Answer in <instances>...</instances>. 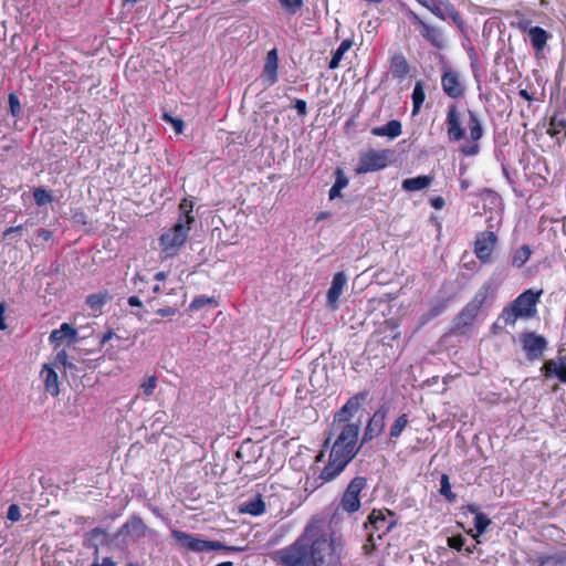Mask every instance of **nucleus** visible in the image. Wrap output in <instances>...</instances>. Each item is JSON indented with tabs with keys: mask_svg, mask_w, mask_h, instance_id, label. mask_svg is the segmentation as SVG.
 <instances>
[{
	"mask_svg": "<svg viewBox=\"0 0 566 566\" xmlns=\"http://www.w3.org/2000/svg\"><path fill=\"white\" fill-rule=\"evenodd\" d=\"M281 566H340V555L332 536L317 524H310L291 545L273 553Z\"/></svg>",
	"mask_w": 566,
	"mask_h": 566,
	"instance_id": "obj_1",
	"label": "nucleus"
},
{
	"mask_svg": "<svg viewBox=\"0 0 566 566\" xmlns=\"http://www.w3.org/2000/svg\"><path fill=\"white\" fill-rule=\"evenodd\" d=\"M397 525L396 514L387 509H374L367 516L364 527L368 532L367 541L363 548L366 554H371L384 535L389 533Z\"/></svg>",
	"mask_w": 566,
	"mask_h": 566,
	"instance_id": "obj_2",
	"label": "nucleus"
},
{
	"mask_svg": "<svg viewBox=\"0 0 566 566\" xmlns=\"http://www.w3.org/2000/svg\"><path fill=\"white\" fill-rule=\"evenodd\" d=\"M360 423L344 424L332 446L329 457L346 465L356 457L361 446H357Z\"/></svg>",
	"mask_w": 566,
	"mask_h": 566,
	"instance_id": "obj_3",
	"label": "nucleus"
},
{
	"mask_svg": "<svg viewBox=\"0 0 566 566\" xmlns=\"http://www.w3.org/2000/svg\"><path fill=\"white\" fill-rule=\"evenodd\" d=\"M149 531L146 523L137 514H132L126 522L113 534L115 548L126 551L129 546L144 538Z\"/></svg>",
	"mask_w": 566,
	"mask_h": 566,
	"instance_id": "obj_4",
	"label": "nucleus"
},
{
	"mask_svg": "<svg viewBox=\"0 0 566 566\" xmlns=\"http://www.w3.org/2000/svg\"><path fill=\"white\" fill-rule=\"evenodd\" d=\"M171 535L179 546L193 553L220 551L223 548V543L219 541L203 539L184 531L172 530Z\"/></svg>",
	"mask_w": 566,
	"mask_h": 566,
	"instance_id": "obj_5",
	"label": "nucleus"
},
{
	"mask_svg": "<svg viewBox=\"0 0 566 566\" xmlns=\"http://www.w3.org/2000/svg\"><path fill=\"white\" fill-rule=\"evenodd\" d=\"M190 230V224L184 223V219L179 218L178 222L159 238L163 250L168 255H174L185 244Z\"/></svg>",
	"mask_w": 566,
	"mask_h": 566,
	"instance_id": "obj_6",
	"label": "nucleus"
},
{
	"mask_svg": "<svg viewBox=\"0 0 566 566\" xmlns=\"http://www.w3.org/2000/svg\"><path fill=\"white\" fill-rule=\"evenodd\" d=\"M422 7L429 10L440 20H447L450 18L452 22L459 28L461 32H464L467 27L455 7L449 0H417Z\"/></svg>",
	"mask_w": 566,
	"mask_h": 566,
	"instance_id": "obj_7",
	"label": "nucleus"
},
{
	"mask_svg": "<svg viewBox=\"0 0 566 566\" xmlns=\"http://www.w3.org/2000/svg\"><path fill=\"white\" fill-rule=\"evenodd\" d=\"M468 115L469 138L467 143L461 145L460 151L467 157H473L480 153L479 140L484 135V128L476 112L468 109Z\"/></svg>",
	"mask_w": 566,
	"mask_h": 566,
	"instance_id": "obj_8",
	"label": "nucleus"
},
{
	"mask_svg": "<svg viewBox=\"0 0 566 566\" xmlns=\"http://www.w3.org/2000/svg\"><path fill=\"white\" fill-rule=\"evenodd\" d=\"M408 17L411 23L418 27L419 34L433 48L442 50L447 46L443 31L440 28L427 23L411 10L408 12Z\"/></svg>",
	"mask_w": 566,
	"mask_h": 566,
	"instance_id": "obj_9",
	"label": "nucleus"
},
{
	"mask_svg": "<svg viewBox=\"0 0 566 566\" xmlns=\"http://www.w3.org/2000/svg\"><path fill=\"white\" fill-rule=\"evenodd\" d=\"M366 484L367 479L365 476L354 478L343 493L339 507L349 514L357 512L360 509L359 493Z\"/></svg>",
	"mask_w": 566,
	"mask_h": 566,
	"instance_id": "obj_10",
	"label": "nucleus"
},
{
	"mask_svg": "<svg viewBox=\"0 0 566 566\" xmlns=\"http://www.w3.org/2000/svg\"><path fill=\"white\" fill-rule=\"evenodd\" d=\"M520 342L527 360L534 361L543 358L544 352L547 348V340L543 335L525 332L520 335Z\"/></svg>",
	"mask_w": 566,
	"mask_h": 566,
	"instance_id": "obj_11",
	"label": "nucleus"
},
{
	"mask_svg": "<svg viewBox=\"0 0 566 566\" xmlns=\"http://www.w3.org/2000/svg\"><path fill=\"white\" fill-rule=\"evenodd\" d=\"M391 151L389 149L375 150L370 149L359 158L357 172L366 174L369 171H377L387 167L389 163V156Z\"/></svg>",
	"mask_w": 566,
	"mask_h": 566,
	"instance_id": "obj_12",
	"label": "nucleus"
},
{
	"mask_svg": "<svg viewBox=\"0 0 566 566\" xmlns=\"http://www.w3.org/2000/svg\"><path fill=\"white\" fill-rule=\"evenodd\" d=\"M389 412V406L387 403H382L379 408L374 412V415L368 420L361 440L360 446L371 441L373 439L379 437L386 426V417Z\"/></svg>",
	"mask_w": 566,
	"mask_h": 566,
	"instance_id": "obj_13",
	"label": "nucleus"
},
{
	"mask_svg": "<svg viewBox=\"0 0 566 566\" xmlns=\"http://www.w3.org/2000/svg\"><path fill=\"white\" fill-rule=\"evenodd\" d=\"M541 293L542 291L534 292L533 290H526L510 304L520 313L521 318H530L536 313V304Z\"/></svg>",
	"mask_w": 566,
	"mask_h": 566,
	"instance_id": "obj_14",
	"label": "nucleus"
},
{
	"mask_svg": "<svg viewBox=\"0 0 566 566\" xmlns=\"http://www.w3.org/2000/svg\"><path fill=\"white\" fill-rule=\"evenodd\" d=\"M441 86L444 94L453 99H460L465 94V86L460 80V73L451 69L443 72Z\"/></svg>",
	"mask_w": 566,
	"mask_h": 566,
	"instance_id": "obj_15",
	"label": "nucleus"
},
{
	"mask_svg": "<svg viewBox=\"0 0 566 566\" xmlns=\"http://www.w3.org/2000/svg\"><path fill=\"white\" fill-rule=\"evenodd\" d=\"M83 545L94 549V556L98 558L99 546L113 545L115 547V539L113 534L97 526L84 534Z\"/></svg>",
	"mask_w": 566,
	"mask_h": 566,
	"instance_id": "obj_16",
	"label": "nucleus"
},
{
	"mask_svg": "<svg viewBox=\"0 0 566 566\" xmlns=\"http://www.w3.org/2000/svg\"><path fill=\"white\" fill-rule=\"evenodd\" d=\"M497 237L493 231L481 232L474 243V253L482 263L492 261V251L496 244Z\"/></svg>",
	"mask_w": 566,
	"mask_h": 566,
	"instance_id": "obj_17",
	"label": "nucleus"
},
{
	"mask_svg": "<svg viewBox=\"0 0 566 566\" xmlns=\"http://www.w3.org/2000/svg\"><path fill=\"white\" fill-rule=\"evenodd\" d=\"M367 397V391H360L350 397L346 403L335 412L334 422L347 424L354 413L357 412L361 405L366 401Z\"/></svg>",
	"mask_w": 566,
	"mask_h": 566,
	"instance_id": "obj_18",
	"label": "nucleus"
},
{
	"mask_svg": "<svg viewBox=\"0 0 566 566\" xmlns=\"http://www.w3.org/2000/svg\"><path fill=\"white\" fill-rule=\"evenodd\" d=\"M446 124L447 135L450 142H460L465 137V129L462 126L460 113L455 104L448 106Z\"/></svg>",
	"mask_w": 566,
	"mask_h": 566,
	"instance_id": "obj_19",
	"label": "nucleus"
},
{
	"mask_svg": "<svg viewBox=\"0 0 566 566\" xmlns=\"http://www.w3.org/2000/svg\"><path fill=\"white\" fill-rule=\"evenodd\" d=\"M497 286L499 284L493 279H489L476 291L474 297L468 304L472 305L474 310L479 313L483 306L491 305V303L495 298Z\"/></svg>",
	"mask_w": 566,
	"mask_h": 566,
	"instance_id": "obj_20",
	"label": "nucleus"
},
{
	"mask_svg": "<svg viewBox=\"0 0 566 566\" xmlns=\"http://www.w3.org/2000/svg\"><path fill=\"white\" fill-rule=\"evenodd\" d=\"M541 373L546 379L556 378L559 382L566 384V356L545 360L541 367Z\"/></svg>",
	"mask_w": 566,
	"mask_h": 566,
	"instance_id": "obj_21",
	"label": "nucleus"
},
{
	"mask_svg": "<svg viewBox=\"0 0 566 566\" xmlns=\"http://www.w3.org/2000/svg\"><path fill=\"white\" fill-rule=\"evenodd\" d=\"M346 284L347 276L343 271L334 274L326 295V305L331 311H336L339 307V296L342 295Z\"/></svg>",
	"mask_w": 566,
	"mask_h": 566,
	"instance_id": "obj_22",
	"label": "nucleus"
},
{
	"mask_svg": "<svg viewBox=\"0 0 566 566\" xmlns=\"http://www.w3.org/2000/svg\"><path fill=\"white\" fill-rule=\"evenodd\" d=\"M478 314L472 305L467 304L452 319L450 333L455 335L464 334V329L473 324Z\"/></svg>",
	"mask_w": 566,
	"mask_h": 566,
	"instance_id": "obj_23",
	"label": "nucleus"
},
{
	"mask_svg": "<svg viewBox=\"0 0 566 566\" xmlns=\"http://www.w3.org/2000/svg\"><path fill=\"white\" fill-rule=\"evenodd\" d=\"M453 297V295H437L431 301L429 310L420 316V324L424 325L441 315L448 308Z\"/></svg>",
	"mask_w": 566,
	"mask_h": 566,
	"instance_id": "obj_24",
	"label": "nucleus"
},
{
	"mask_svg": "<svg viewBox=\"0 0 566 566\" xmlns=\"http://www.w3.org/2000/svg\"><path fill=\"white\" fill-rule=\"evenodd\" d=\"M277 69H279V56H277V50L274 48L266 53L264 66H263V71H262V77L269 86H272L277 82V78H279Z\"/></svg>",
	"mask_w": 566,
	"mask_h": 566,
	"instance_id": "obj_25",
	"label": "nucleus"
},
{
	"mask_svg": "<svg viewBox=\"0 0 566 566\" xmlns=\"http://www.w3.org/2000/svg\"><path fill=\"white\" fill-rule=\"evenodd\" d=\"M371 135L378 137H388L395 139L402 133V125L398 119H391L382 126L373 127L370 130Z\"/></svg>",
	"mask_w": 566,
	"mask_h": 566,
	"instance_id": "obj_26",
	"label": "nucleus"
},
{
	"mask_svg": "<svg viewBox=\"0 0 566 566\" xmlns=\"http://www.w3.org/2000/svg\"><path fill=\"white\" fill-rule=\"evenodd\" d=\"M528 38L535 54L538 55L545 49L551 34L545 29L535 25L530 29Z\"/></svg>",
	"mask_w": 566,
	"mask_h": 566,
	"instance_id": "obj_27",
	"label": "nucleus"
},
{
	"mask_svg": "<svg viewBox=\"0 0 566 566\" xmlns=\"http://www.w3.org/2000/svg\"><path fill=\"white\" fill-rule=\"evenodd\" d=\"M433 180L434 178L431 175H420L402 180L401 188L408 192L419 191L430 187Z\"/></svg>",
	"mask_w": 566,
	"mask_h": 566,
	"instance_id": "obj_28",
	"label": "nucleus"
},
{
	"mask_svg": "<svg viewBox=\"0 0 566 566\" xmlns=\"http://www.w3.org/2000/svg\"><path fill=\"white\" fill-rule=\"evenodd\" d=\"M77 337V331L69 323H63L60 328L52 331L50 334V342L52 344L59 345L62 340L69 339L70 342H75Z\"/></svg>",
	"mask_w": 566,
	"mask_h": 566,
	"instance_id": "obj_29",
	"label": "nucleus"
},
{
	"mask_svg": "<svg viewBox=\"0 0 566 566\" xmlns=\"http://www.w3.org/2000/svg\"><path fill=\"white\" fill-rule=\"evenodd\" d=\"M532 566H565L566 554H554V555H536L530 558Z\"/></svg>",
	"mask_w": 566,
	"mask_h": 566,
	"instance_id": "obj_30",
	"label": "nucleus"
},
{
	"mask_svg": "<svg viewBox=\"0 0 566 566\" xmlns=\"http://www.w3.org/2000/svg\"><path fill=\"white\" fill-rule=\"evenodd\" d=\"M41 374L44 376L45 391L56 397L60 392L57 374L48 365L43 366Z\"/></svg>",
	"mask_w": 566,
	"mask_h": 566,
	"instance_id": "obj_31",
	"label": "nucleus"
},
{
	"mask_svg": "<svg viewBox=\"0 0 566 566\" xmlns=\"http://www.w3.org/2000/svg\"><path fill=\"white\" fill-rule=\"evenodd\" d=\"M265 511V503L261 496V494H256L254 497L245 501L240 506V512L244 514H250L253 516L261 515Z\"/></svg>",
	"mask_w": 566,
	"mask_h": 566,
	"instance_id": "obj_32",
	"label": "nucleus"
},
{
	"mask_svg": "<svg viewBox=\"0 0 566 566\" xmlns=\"http://www.w3.org/2000/svg\"><path fill=\"white\" fill-rule=\"evenodd\" d=\"M346 465L342 464L340 462H337L336 460L328 458V462L326 465L322 469L319 478L325 482L333 481L336 476H338Z\"/></svg>",
	"mask_w": 566,
	"mask_h": 566,
	"instance_id": "obj_33",
	"label": "nucleus"
},
{
	"mask_svg": "<svg viewBox=\"0 0 566 566\" xmlns=\"http://www.w3.org/2000/svg\"><path fill=\"white\" fill-rule=\"evenodd\" d=\"M390 70L396 78H403L410 72V66L402 54H396L391 57Z\"/></svg>",
	"mask_w": 566,
	"mask_h": 566,
	"instance_id": "obj_34",
	"label": "nucleus"
},
{
	"mask_svg": "<svg viewBox=\"0 0 566 566\" xmlns=\"http://www.w3.org/2000/svg\"><path fill=\"white\" fill-rule=\"evenodd\" d=\"M334 175H335V182L328 192V197L331 200L342 197V189L347 187V185L349 182L348 177L345 175V172L342 168H337L335 170Z\"/></svg>",
	"mask_w": 566,
	"mask_h": 566,
	"instance_id": "obj_35",
	"label": "nucleus"
},
{
	"mask_svg": "<svg viewBox=\"0 0 566 566\" xmlns=\"http://www.w3.org/2000/svg\"><path fill=\"white\" fill-rule=\"evenodd\" d=\"M424 88H426V85L422 81L416 82L412 94H411L412 115H416L420 111V108L426 99Z\"/></svg>",
	"mask_w": 566,
	"mask_h": 566,
	"instance_id": "obj_36",
	"label": "nucleus"
},
{
	"mask_svg": "<svg viewBox=\"0 0 566 566\" xmlns=\"http://www.w3.org/2000/svg\"><path fill=\"white\" fill-rule=\"evenodd\" d=\"M353 46V40L345 39L342 41L336 51L333 52V55L329 60L328 67L334 70L338 67L344 54Z\"/></svg>",
	"mask_w": 566,
	"mask_h": 566,
	"instance_id": "obj_37",
	"label": "nucleus"
},
{
	"mask_svg": "<svg viewBox=\"0 0 566 566\" xmlns=\"http://www.w3.org/2000/svg\"><path fill=\"white\" fill-rule=\"evenodd\" d=\"M112 300L108 292L90 294L86 296V304L95 312L102 311L103 306Z\"/></svg>",
	"mask_w": 566,
	"mask_h": 566,
	"instance_id": "obj_38",
	"label": "nucleus"
},
{
	"mask_svg": "<svg viewBox=\"0 0 566 566\" xmlns=\"http://www.w3.org/2000/svg\"><path fill=\"white\" fill-rule=\"evenodd\" d=\"M532 249L528 244H523L513 253L511 264L514 268H522L530 259Z\"/></svg>",
	"mask_w": 566,
	"mask_h": 566,
	"instance_id": "obj_39",
	"label": "nucleus"
},
{
	"mask_svg": "<svg viewBox=\"0 0 566 566\" xmlns=\"http://www.w3.org/2000/svg\"><path fill=\"white\" fill-rule=\"evenodd\" d=\"M491 523V518L486 514L481 512L480 514H476V516H474V528L476 533L474 534L473 530H470L468 534H470L473 538H476L486 531Z\"/></svg>",
	"mask_w": 566,
	"mask_h": 566,
	"instance_id": "obj_40",
	"label": "nucleus"
},
{
	"mask_svg": "<svg viewBox=\"0 0 566 566\" xmlns=\"http://www.w3.org/2000/svg\"><path fill=\"white\" fill-rule=\"evenodd\" d=\"M439 493L446 497L449 503H454L457 501V494L451 490L450 478L448 474L443 473L440 479V490Z\"/></svg>",
	"mask_w": 566,
	"mask_h": 566,
	"instance_id": "obj_41",
	"label": "nucleus"
},
{
	"mask_svg": "<svg viewBox=\"0 0 566 566\" xmlns=\"http://www.w3.org/2000/svg\"><path fill=\"white\" fill-rule=\"evenodd\" d=\"M408 423H409L408 416L406 413L400 415L394 421V423L390 426V430H389L390 439H398L401 436L405 428L408 426Z\"/></svg>",
	"mask_w": 566,
	"mask_h": 566,
	"instance_id": "obj_42",
	"label": "nucleus"
},
{
	"mask_svg": "<svg viewBox=\"0 0 566 566\" xmlns=\"http://www.w3.org/2000/svg\"><path fill=\"white\" fill-rule=\"evenodd\" d=\"M33 199L39 207H42L52 202L53 196L49 190L39 187L33 190Z\"/></svg>",
	"mask_w": 566,
	"mask_h": 566,
	"instance_id": "obj_43",
	"label": "nucleus"
},
{
	"mask_svg": "<svg viewBox=\"0 0 566 566\" xmlns=\"http://www.w3.org/2000/svg\"><path fill=\"white\" fill-rule=\"evenodd\" d=\"M517 318H521L520 313L511 304L505 306L499 316V319H503L505 325H514Z\"/></svg>",
	"mask_w": 566,
	"mask_h": 566,
	"instance_id": "obj_44",
	"label": "nucleus"
},
{
	"mask_svg": "<svg viewBox=\"0 0 566 566\" xmlns=\"http://www.w3.org/2000/svg\"><path fill=\"white\" fill-rule=\"evenodd\" d=\"M208 304H212V305L217 306L218 302L216 301V298L213 296L209 297L206 295H199L192 300V302L189 305V310L199 311Z\"/></svg>",
	"mask_w": 566,
	"mask_h": 566,
	"instance_id": "obj_45",
	"label": "nucleus"
},
{
	"mask_svg": "<svg viewBox=\"0 0 566 566\" xmlns=\"http://www.w3.org/2000/svg\"><path fill=\"white\" fill-rule=\"evenodd\" d=\"M9 112L14 118H19L22 114L20 99L15 93H10L8 96Z\"/></svg>",
	"mask_w": 566,
	"mask_h": 566,
	"instance_id": "obj_46",
	"label": "nucleus"
},
{
	"mask_svg": "<svg viewBox=\"0 0 566 566\" xmlns=\"http://www.w3.org/2000/svg\"><path fill=\"white\" fill-rule=\"evenodd\" d=\"M181 214L179 218L184 219V223L191 224L195 221L192 212V202L184 199L179 206Z\"/></svg>",
	"mask_w": 566,
	"mask_h": 566,
	"instance_id": "obj_47",
	"label": "nucleus"
},
{
	"mask_svg": "<svg viewBox=\"0 0 566 566\" xmlns=\"http://www.w3.org/2000/svg\"><path fill=\"white\" fill-rule=\"evenodd\" d=\"M566 127V120L563 119V118H558L556 115L553 116L551 119H549V128L547 130V133L554 137L556 136L562 128H565Z\"/></svg>",
	"mask_w": 566,
	"mask_h": 566,
	"instance_id": "obj_48",
	"label": "nucleus"
},
{
	"mask_svg": "<svg viewBox=\"0 0 566 566\" xmlns=\"http://www.w3.org/2000/svg\"><path fill=\"white\" fill-rule=\"evenodd\" d=\"M283 9L289 13L295 14L303 7V0H279Z\"/></svg>",
	"mask_w": 566,
	"mask_h": 566,
	"instance_id": "obj_49",
	"label": "nucleus"
},
{
	"mask_svg": "<svg viewBox=\"0 0 566 566\" xmlns=\"http://www.w3.org/2000/svg\"><path fill=\"white\" fill-rule=\"evenodd\" d=\"M448 544L453 549L464 551L465 544H467V538L461 534L451 536L448 538Z\"/></svg>",
	"mask_w": 566,
	"mask_h": 566,
	"instance_id": "obj_50",
	"label": "nucleus"
},
{
	"mask_svg": "<svg viewBox=\"0 0 566 566\" xmlns=\"http://www.w3.org/2000/svg\"><path fill=\"white\" fill-rule=\"evenodd\" d=\"M67 353L62 349L55 356V364L62 365L64 368L75 369V365L67 360Z\"/></svg>",
	"mask_w": 566,
	"mask_h": 566,
	"instance_id": "obj_51",
	"label": "nucleus"
},
{
	"mask_svg": "<svg viewBox=\"0 0 566 566\" xmlns=\"http://www.w3.org/2000/svg\"><path fill=\"white\" fill-rule=\"evenodd\" d=\"M157 378L156 376H150L146 381L142 384V390L145 396H150L154 392V389L156 387Z\"/></svg>",
	"mask_w": 566,
	"mask_h": 566,
	"instance_id": "obj_52",
	"label": "nucleus"
},
{
	"mask_svg": "<svg viewBox=\"0 0 566 566\" xmlns=\"http://www.w3.org/2000/svg\"><path fill=\"white\" fill-rule=\"evenodd\" d=\"M20 517V506L18 504H11L7 512V518L11 522H18Z\"/></svg>",
	"mask_w": 566,
	"mask_h": 566,
	"instance_id": "obj_53",
	"label": "nucleus"
},
{
	"mask_svg": "<svg viewBox=\"0 0 566 566\" xmlns=\"http://www.w3.org/2000/svg\"><path fill=\"white\" fill-rule=\"evenodd\" d=\"M293 107L296 109L298 116H305L307 113V104L304 99L296 98Z\"/></svg>",
	"mask_w": 566,
	"mask_h": 566,
	"instance_id": "obj_54",
	"label": "nucleus"
},
{
	"mask_svg": "<svg viewBox=\"0 0 566 566\" xmlns=\"http://www.w3.org/2000/svg\"><path fill=\"white\" fill-rule=\"evenodd\" d=\"M27 226H28V221L24 224L10 227L3 231L2 235H3V238H8L12 233H21L27 228Z\"/></svg>",
	"mask_w": 566,
	"mask_h": 566,
	"instance_id": "obj_55",
	"label": "nucleus"
},
{
	"mask_svg": "<svg viewBox=\"0 0 566 566\" xmlns=\"http://www.w3.org/2000/svg\"><path fill=\"white\" fill-rule=\"evenodd\" d=\"M430 205L436 210H441L446 206V201L443 197L437 196L430 199Z\"/></svg>",
	"mask_w": 566,
	"mask_h": 566,
	"instance_id": "obj_56",
	"label": "nucleus"
},
{
	"mask_svg": "<svg viewBox=\"0 0 566 566\" xmlns=\"http://www.w3.org/2000/svg\"><path fill=\"white\" fill-rule=\"evenodd\" d=\"M177 312V308L175 307H170V306H167V307H163V308H158L156 311V313L161 316V317H167V316H172L175 315Z\"/></svg>",
	"mask_w": 566,
	"mask_h": 566,
	"instance_id": "obj_57",
	"label": "nucleus"
},
{
	"mask_svg": "<svg viewBox=\"0 0 566 566\" xmlns=\"http://www.w3.org/2000/svg\"><path fill=\"white\" fill-rule=\"evenodd\" d=\"M36 235H38L39 238H41L42 240H44V241H49V240H51V239H52L53 233H52V231H50V230H48V229L40 228V229H38V231H36Z\"/></svg>",
	"mask_w": 566,
	"mask_h": 566,
	"instance_id": "obj_58",
	"label": "nucleus"
},
{
	"mask_svg": "<svg viewBox=\"0 0 566 566\" xmlns=\"http://www.w3.org/2000/svg\"><path fill=\"white\" fill-rule=\"evenodd\" d=\"M517 27L521 31L527 32V33H528L530 29L534 28V25H532V21L527 20V19H523V20L518 21Z\"/></svg>",
	"mask_w": 566,
	"mask_h": 566,
	"instance_id": "obj_59",
	"label": "nucleus"
},
{
	"mask_svg": "<svg viewBox=\"0 0 566 566\" xmlns=\"http://www.w3.org/2000/svg\"><path fill=\"white\" fill-rule=\"evenodd\" d=\"M171 125H172V127H174V129H175V132H176L177 134L182 133L184 127H185V123H184V120H182L181 118H175V119L171 122Z\"/></svg>",
	"mask_w": 566,
	"mask_h": 566,
	"instance_id": "obj_60",
	"label": "nucleus"
},
{
	"mask_svg": "<svg viewBox=\"0 0 566 566\" xmlns=\"http://www.w3.org/2000/svg\"><path fill=\"white\" fill-rule=\"evenodd\" d=\"M127 303L132 306V307H138V308H142L143 307V302L140 301V298L136 295H132L128 297L127 300Z\"/></svg>",
	"mask_w": 566,
	"mask_h": 566,
	"instance_id": "obj_61",
	"label": "nucleus"
},
{
	"mask_svg": "<svg viewBox=\"0 0 566 566\" xmlns=\"http://www.w3.org/2000/svg\"><path fill=\"white\" fill-rule=\"evenodd\" d=\"M245 548L247 547H243V546H228V545L223 544V548H221L220 551H227L230 553H240V552L245 551Z\"/></svg>",
	"mask_w": 566,
	"mask_h": 566,
	"instance_id": "obj_62",
	"label": "nucleus"
},
{
	"mask_svg": "<svg viewBox=\"0 0 566 566\" xmlns=\"http://www.w3.org/2000/svg\"><path fill=\"white\" fill-rule=\"evenodd\" d=\"M468 54L471 60V66L474 67L478 64V55L473 46L468 50Z\"/></svg>",
	"mask_w": 566,
	"mask_h": 566,
	"instance_id": "obj_63",
	"label": "nucleus"
},
{
	"mask_svg": "<svg viewBox=\"0 0 566 566\" xmlns=\"http://www.w3.org/2000/svg\"><path fill=\"white\" fill-rule=\"evenodd\" d=\"M97 566H116V563L111 557H104L102 563L97 562Z\"/></svg>",
	"mask_w": 566,
	"mask_h": 566,
	"instance_id": "obj_64",
	"label": "nucleus"
}]
</instances>
